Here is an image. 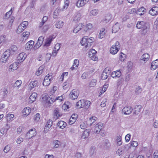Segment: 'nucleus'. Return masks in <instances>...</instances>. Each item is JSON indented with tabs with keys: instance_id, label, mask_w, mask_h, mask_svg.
Returning a JSON list of instances; mask_svg holds the SVG:
<instances>
[{
	"instance_id": "10",
	"label": "nucleus",
	"mask_w": 158,
	"mask_h": 158,
	"mask_svg": "<svg viewBox=\"0 0 158 158\" xmlns=\"http://www.w3.org/2000/svg\"><path fill=\"white\" fill-rule=\"evenodd\" d=\"M55 37V36H54V35H52L49 36L47 38L46 40L44 46L47 47L50 46L52 41L54 39Z\"/></svg>"
},
{
	"instance_id": "31",
	"label": "nucleus",
	"mask_w": 158,
	"mask_h": 158,
	"mask_svg": "<svg viewBox=\"0 0 158 158\" xmlns=\"http://www.w3.org/2000/svg\"><path fill=\"white\" fill-rule=\"evenodd\" d=\"M71 104L68 101L66 102L62 105V108L64 110L67 111L68 109L71 107Z\"/></svg>"
},
{
	"instance_id": "2",
	"label": "nucleus",
	"mask_w": 158,
	"mask_h": 158,
	"mask_svg": "<svg viewBox=\"0 0 158 158\" xmlns=\"http://www.w3.org/2000/svg\"><path fill=\"white\" fill-rule=\"evenodd\" d=\"M120 47L119 43L116 41L110 48V53L113 55L116 54L119 51Z\"/></svg>"
},
{
	"instance_id": "62",
	"label": "nucleus",
	"mask_w": 158,
	"mask_h": 158,
	"mask_svg": "<svg viewBox=\"0 0 158 158\" xmlns=\"http://www.w3.org/2000/svg\"><path fill=\"white\" fill-rule=\"evenodd\" d=\"M95 148L94 147H92L89 150V153L90 155H93L95 153Z\"/></svg>"
},
{
	"instance_id": "51",
	"label": "nucleus",
	"mask_w": 158,
	"mask_h": 158,
	"mask_svg": "<svg viewBox=\"0 0 158 158\" xmlns=\"http://www.w3.org/2000/svg\"><path fill=\"white\" fill-rule=\"evenodd\" d=\"M25 29L20 24L19 26L16 31V33L19 34L23 31Z\"/></svg>"
},
{
	"instance_id": "59",
	"label": "nucleus",
	"mask_w": 158,
	"mask_h": 158,
	"mask_svg": "<svg viewBox=\"0 0 158 158\" xmlns=\"http://www.w3.org/2000/svg\"><path fill=\"white\" fill-rule=\"evenodd\" d=\"M14 20V17H12L10 20L9 23H8V26H7V27L8 29H10L11 27V26L12 25L13 22Z\"/></svg>"
},
{
	"instance_id": "18",
	"label": "nucleus",
	"mask_w": 158,
	"mask_h": 158,
	"mask_svg": "<svg viewBox=\"0 0 158 158\" xmlns=\"http://www.w3.org/2000/svg\"><path fill=\"white\" fill-rule=\"evenodd\" d=\"M142 108V106L140 105L136 106L134 109L133 112V114L137 115L138 114L140 111L141 109Z\"/></svg>"
},
{
	"instance_id": "45",
	"label": "nucleus",
	"mask_w": 158,
	"mask_h": 158,
	"mask_svg": "<svg viewBox=\"0 0 158 158\" xmlns=\"http://www.w3.org/2000/svg\"><path fill=\"white\" fill-rule=\"evenodd\" d=\"M44 67L43 66H40L38 70L36 72L35 74L37 76L40 75L43 72Z\"/></svg>"
},
{
	"instance_id": "37",
	"label": "nucleus",
	"mask_w": 158,
	"mask_h": 158,
	"mask_svg": "<svg viewBox=\"0 0 158 158\" xmlns=\"http://www.w3.org/2000/svg\"><path fill=\"white\" fill-rule=\"evenodd\" d=\"M107 30L104 28H102L101 29L100 33L99 34V38L100 39L103 38L106 34Z\"/></svg>"
},
{
	"instance_id": "48",
	"label": "nucleus",
	"mask_w": 158,
	"mask_h": 158,
	"mask_svg": "<svg viewBox=\"0 0 158 158\" xmlns=\"http://www.w3.org/2000/svg\"><path fill=\"white\" fill-rule=\"evenodd\" d=\"M63 22L61 21H59L56 23V26L57 28H60L63 26Z\"/></svg>"
},
{
	"instance_id": "11",
	"label": "nucleus",
	"mask_w": 158,
	"mask_h": 158,
	"mask_svg": "<svg viewBox=\"0 0 158 158\" xmlns=\"http://www.w3.org/2000/svg\"><path fill=\"white\" fill-rule=\"evenodd\" d=\"M103 128V124L101 123H99L95 125L94 131L95 133L98 134Z\"/></svg>"
},
{
	"instance_id": "17",
	"label": "nucleus",
	"mask_w": 158,
	"mask_h": 158,
	"mask_svg": "<svg viewBox=\"0 0 158 158\" xmlns=\"http://www.w3.org/2000/svg\"><path fill=\"white\" fill-rule=\"evenodd\" d=\"M149 13L152 15L154 16L158 14V7L154 6L149 11Z\"/></svg>"
},
{
	"instance_id": "43",
	"label": "nucleus",
	"mask_w": 158,
	"mask_h": 158,
	"mask_svg": "<svg viewBox=\"0 0 158 158\" xmlns=\"http://www.w3.org/2000/svg\"><path fill=\"white\" fill-rule=\"evenodd\" d=\"M87 43H88L87 36H85L82 38L81 43L82 45H85H85L87 44Z\"/></svg>"
},
{
	"instance_id": "38",
	"label": "nucleus",
	"mask_w": 158,
	"mask_h": 158,
	"mask_svg": "<svg viewBox=\"0 0 158 158\" xmlns=\"http://www.w3.org/2000/svg\"><path fill=\"white\" fill-rule=\"evenodd\" d=\"M44 40V36H40L36 43L37 46L39 48L42 44Z\"/></svg>"
},
{
	"instance_id": "23",
	"label": "nucleus",
	"mask_w": 158,
	"mask_h": 158,
	"mask_svg": "<svg viewBox=\"0 0 158 158\" xmlns=\"http://www.w3.org/2000/svg\"><path fill=\"white\" fill-rule=\"evenodd\" d=\"M122 73L120 70H117L113 72L111 74V77L113 78L119 77L121 75Z\"/></svg>"
},
{
	"instance_id": "52",
	"label": "nucleus",
	"mask_w": 158,
	"mask_h": 158,
	"mask_svg": "<svg viewBox=\"0 0 158 158\" xmlns=\"http://www.w3.org/2000/svg\"><path fill=\"white\" fill-rule=\"evenodd\" d=\"M48 28L49 27L48 25L46 24L44 25V26L40 30H41L42 31L45 32L48 31Z\"/></svg>"
},
{
	"instance_id": "35",
	"label": "nucleus",
	"mask_w": 158,
	"mask_h": 158,
	"mask_svg": "<svg viewBox=\"0 0 158 158\" xmlns=\"http://www.w3.org/2000/svg\"><path fill=\"white\" fill-rule=\"evenodd\" d=\"M146 11L145 9L143 7L139 8L137 11V14L140 16L143 15Z\"/></svg>"
},
{
	"instance_id": "9",
	"label": "nucleus",
	"mask_w": 158,
	"mask_h": 158,
	"mask_svg": "<svg viewBox=\"0 0 158 158\" xmlns=\"http://www.w3.org/2000/svg\"><path fill=\"white\" fill-rule=\"evenodd\" d=\"M149 54L147 53H145L141 57L139 60L141 63H145L149 60Z\"/></svg>"
},
{
	"instance_id": "33",
	"label": "nucleus",
	"mask_w": 158,
	"mask_h": 158,
	"mask_svg": "<svg viewBox=\"0 0 158 158\" xmlns=\"http://www.w3.org/2000/svg\"><path fill=\"white\" fill-rule=\"evenodd\" d=\"M120 23H116L113 27L112 33H116L119 29Z\"/></svg>"
},
{
	"instance_id": "58",
	"label": "nucleus",
	"mask_w": 158,
	"mask_h": 158,
	"mask_svg": "<svg viewBox=\"0 0 158 158\" xmlns=\"http://www.w3.org/2000/svg\"><path fill=\"white\" fill-rule=\"evenodd\" d=\"M30 35V32L28 31H26L23 33V39L26 40L28 38Z\"/></svg>"
},
{
	"instance_id": "3",
	"label": "nucleus",
	"mask_w": 158,
	"mask_h": 158,
	"mask_svg": "<svg viewBox=\"0 0 158 158\" xmlns=\"http://www.w3.org/2000/svg\"><path fill=\"white\" fill-rule=\"evenodd\" d=\"M43 100L46 101V102L48 104L53 103L56 101L55 97L53 95H51L49 96L45 95L43 97Z\"/></svg>"
},
{
	"instance_id": "20",
	"label": "nucleus",
	"mask_w": 158,
	"mask_h": 158,
	"mask_svg": "<svg viewBox=\"0 0 158 158\" xmlns=\"http://www.w3.org/2000/svg\"><path fill=\"white\" fill-rule=\"evenodd\" d=\"M31 109L29 107H25L23 110V115L24 116H27L29 115L31 112Z\"/></svg>"
},
{
	"instance_id": "7",
	"label": "nucleus",
	"mask_w": 158,
	"mask_h": 158,
	"mask_svg": "<svg viewBox=\"0 0 158 158\" xmlns=\"http://www.w3.org/2000/svg\"><path fill=\"white\" fill-rule=\"evenodd\" d=\"M133 110V109L131 106H127L123 109L122 113L125 115H129L131 113Z\"/></svg>"
},
{
	"instance_id": "21",
	"label": "nucleus",
	"mask_w": 158,
	"mask_h": 158,
	"mask_svg": "<svg viewBox=\"0 0 158 158\" xmlns=\"http://www.w3.org/2000/svg\"><path fill=\"white\" fill-rule=\"evenodd\" d=\"M34 43V41H33L31 40L28 41L25 45V49L28 50L31 49L33 47Z\"/></svg>"
},
{
	"instance_id": "29",
	"label": "nucleus",
	"mask_w": 158,
	"mask_h": 158,
	"mask_svg": "<svg viewBox=\"0 0 158 158\" xmlns=\"http://www.w3.org/2000/svg\"><path fill=\"white\" fill-rule=\"evenodd\" d=\"M147 26L145 22L143 21H139L137 24L136 27L138 29H142Z\"/></svg>"
},
{
	"instance_id": "53",
	"label": "nucleus",
	"mask_w": 158,
	"mask_h": 158,
	"mask_svg": "<svg viewBox=\"0 0 158 158\" xmlns=\"http://www.w3.org/2000/svg\"><path fill=\"white\" fill-rule=\"evenodd\" d=\"M98 12V10L97 9H94L91 10L89 12V14L90 15L96 16L97 15Z\"/></svg>"
},
{
	"instance_id": "32",
	"label": "nucleus",
	"mask_w": 158,
	"mask_h": 158,
	"mask_svg": "<svg viewBox=\"0 0 158 158\" xmlns=\"http://www.w3.org/2000/svg\"><path fill=\"white\" fill-rule=\"evenodd\" d=\"M18 63H14L11 64L9 67V70L10 71H13L18 69Z\"/></svg>"
},
{
	"instance_id": "42",
	"label": "nucleus",
	"mask_w": 158,
	"mask_h": 158,
	"mask_svg": "<svg viewBox=\"0 0 158 158\" xmlns=\"http://www.w3.org/2000/svg\"><path fill=\"white\" fill-rule=\"evenodd\" d=\"M14 117V114H8L6 115V117L7 121H12Z\"/></svg>"
},
{
	"instance_id": "61",
	"label": "nucleus",
	"mask_w": 158,
	"mask_h": 158,
	"mask_svg": "<svg viewBox=\"0 0 158 158\" xmlns=\"http://www.w3.org/2000/svg\"><path fill=\"white\" fill-rule=\"evenodd\" d=\"M158 67V63L154 64V62H152L151 64V69L152 70L156 69Z\"/></svg>"
},
{
	"instance_id": "64",
	"label": "nucleus",
	"mask_w": 158,
	"mask_h": 158,
	"mask_svg": "<svg viewBox=\"0 0 158 158\" xmlns=\"http://www.w3.org/2000/svg\"><path fill=\"white\" fill-rule=\"evenodd\" d=\"M40 114L39 113H37L35 115L34 120L35 121L37 122L40 119Z\"/></svg>"
},
{
	"instance_id": "49",
	"label": "nucleus",
	"mask_w": 158,
	"mask_h": 158,
	"mask_svg": "<svg viewBox=\"0 0 158 158\" xmlns=\"http://www.w3.org/2000/svg\"><path fill=\"white\" fill-rule=\"evenodd\" d=\"M90 105V102L89 101L84 100V107L85 109H87L89 107Z\"/></svg>"
},
{
	"instance_id": "26",
	"label": "nucleus",
	"mask_w": 158,
	"mask_h": 158,
	"mask_svg": "<svg viewBox=\"0 0 158 158\" xmlns=\"http://www.w3.org/2000/svg\"><path fill=\"white\" fill-rule=\"evenodd\" d=\"M48 20V17L47 16H44L39 25V27L40 29L44 25L46 24V22Z\"/></svg>"
},
{
	"instance_id": "25",
	"label": "nucleus",
	"mask_w": 158,
	"mask_h": 158,
	"mask_svg": "<svg viewBox=\"0 0 158 158\" xmlns=\"http://www.w3.org/2000/svg\"><path fill=\"white\" fill-rule=\"evenodd\" d=\"M77 118V115L76 114H74L72 115L70 118L69 123L70 125L73 124L76 120Z\"/></svg>"
},
{
	"instance_id": "54",
	"label": "nucleus",
	"mask_w": 158,
	"mask_h": 158,
	"mask_svg": "<svg viewBox=\"0 0 158 158\" xmlns=\"http://www.w3.org/2000/svg\"><path fill=\"white\" fill-rule=\"evenodd\" d=\"M51 82V81L49 80L44 79L43 81V84L44 86H46L49 85Z\"/></svg>"
},
{
	"instance_id": "30",
	"label": "nucleus",
	"mask_w": 158,
	"mask_h": 158,
	"mask_svg": "<svg viewBox=\"0 0 158 158\" xmlns=\"http://www.w3.org/2000/svg\"><path fill=\"white\" fill-rule=\"evenodd\" d=\"M94 40V38L93 37H91L89 38H88L87 36V41L88 43H87V44L85 45V48L88 49L89 47L91 45V44L93 42Z\"/></svg>"
},
{
	"instance_id": "6",
	"label": "nucleus",
	"mask_w": 158,
	"mask_h": 158,
	"mask_svg": "<svg viewBox=\"0 0 158 158\" xmlns=\"http://www.w3.org/2000/svg\"><path fill=\"white\" fill-rule=\"evenodd\" d=\"M83 23V31L82 35H84L85 33L88 31L91 30L93 27V26L91 23H89L86 24L84 23Z\"/></svg>"
},
{
	"instance_id": "22",
	"label": "nucleus",
	"mask_w": 158,
	"mask_h": 158,
	"mask_svg": "<svg viewBox=\"0 0 158 158\" xmlns=\"http://www.w3.org/2000/svg\"><path fill=\"white\" fill-rule=\"evenodd\" d=\"M38 83L37 81L35 80L31 82L29 84L28 87L29 89L31 90L33 88L38 87Z\"/></svg>"
},
{
	"instance_id": "55",
	"label": "nucleus",
	"mask_w": 158,
	"mask_h": 158,
	"mask_svg": "<svg viewBox=\"0 0 158 158\" xmlns=\"http://www.w3.org/2000/svg\"><path fill=\"white\" fill-rule=\"evenodd\" d=\"M7 40L6 36L3 35L0 37V44L2 42L6 41Z\"/></svg>"
},
{
	"instance_id": "63",
	"label": "nucleus",
	"mask_w": 158,
	"mask_h": 158,
	"mask_svg": "<svg viewBox=\"0 0 158 158\" xmlns=\"http://www.w3.org/2000/svg\"><path fill=\"white\" fill-rule=\"evenodd\" d=\"M124 152V151L122 148H119L116 152L117 154L120 156Z\"/></svg>"
},
{
	"instance_id": "56",
	"label": "nucleus",
	"mask_w": 158,
	"mask_h": 158,
	"mask_svg": "<svg viewBox=\"0 0 158 158\" xmlns=\"http://www.w3.org/2000/svg\"><path fill=\"white\" fill-rule=\"evenodd\" d=\"M53 144H54V148H57L60 145V142L59 140H55L54 141Z\"/></svg>"
},
{
	"instance_id": "46",
	"label": "nucleus",
	"mask_w": 158,
	"mask_h": 158,
	"mask_svg": "<svg viewBox=\"0 0 158 158\" xmlns=\"http://www.w3.org/2000/svg\"><path fill=\"white\" fill-rule=\"evenodd\" d=\"M107 69H106L101 75V78L102 80H105L108 77L107 73L106 72Z\"/></svg>"
},
{
	"instance_id": "36",
	"label": "nucleus",
	"mask_w": 158,
	"mask_h": 158,
	"mask_svg": "<svg viewBox=\"0 0 158 158\" xmlns=\"http://www.w3.org/2000/svg\"><path fill=\"white\" fill-rule=\"evenodd\" d=\"M60 47L59 45L58 44H56L55 45L52 52V56H55L56 55L57 53L60 48Z\"/></svg>"
},
{
	"instance_id": "14",
	"label": "nucleus",
	"mask_w": 158,
	"mask_h": 158,
	"mask_svg": "<svg viewBox=\"0 0 158 158\" xmlns=\"http://www.w3.org/2000/svg\"><path fill=\"white\" fill-rule=\"evenodd\" d=\"M83 23H80L73 29V32L77 33L79 31L81 30L82 32L83 31Z\"/></svg>"
},
{
	"instance_id": "40",
	"label": "nucleus",
	"mask_w": 158,
	"mask_h": 158,
	"mask_svg": "<svg viewBox=\"0 0 158 158\" xmlns=\"http://www.w3.org/2000/svg\"><path fill=\"white\" fill-rule=\"evenodd\" d=\"M84 100H81L78 101L76 104V106L78 108H81L84 107Z\"/></svg>"
},
{
	"instance_id": "8",
	"label": "nucleus",
	"mask_w": 158,
	"mask_h": 158,
	"mask_svg": "<svg viewBox=\"0 0 158 158\" xmlns=\"http://www.w3.org/2000/svg\"><path fill=\"white\" fill-rule=\"evenodd\" d=\"M36 134L35 129H31L29 130L26 134V136L28 139H30L35 136Z\"/></svg>"
},
{
	"instance_id": "5",
	"label": "nucleus",
	"mask_w": 158,
	"mask_h": 158,
	"mask_svg": "<svg viewBox=\"0 0 158 158\" xmlns=\"http://www.w3.org/2000/svg\"><path fill=\"white\" fill-rule=\"evenodd\" d=\"M79 94V91L76 89H73L69 95V98L72 100H75L78 98Z\"/></svg>"
},
{
	"instance_id": "34",
	"label": "nucleus",
	"mask_w": 158,
	"mask_h": 158,
	"mask_svg": "<svg viewBox=\"0 0 158 158\" xmlns=\"http://www.w3.org/2000/svg\"><path fill=\"white\" fill-rule=\"evenodd\" d=\"M57 125L60 128L63 129L66 126L67 124L64 121H60L57 123Z\"/></svg>"
},
{
	"instance_id": "44",
	"label": "nucleus",
	"mask_w": 158,
	"mask_h": 158,
	"mask_svg": "<svg viewBox=\"0 0 158 158\" xmlns=\"http://www.w3.org/2000/svg\"><path fill=\"white\" fill-rule=\"evenodd\" d=\"M116 141L117 145L118 146H120L122 144V138L119 135L117 136L116 137Z\"/></svg>"
},
{
	"instance_id": "1",
	"label": "nucleus",
	"mask_w": 158,
	"mask_h": 158,
	"mask_svg": "<svg viewBox=\"0 0 158 158\" xmlns=\"http://www.w3.org/2000/svg\"><path fill=\"white\" fill-rule=\"evenodd\" d=\"M19 52L17 47L15 45L11 46L10 49H7L1 56V61L2 62H6L10 55L18 53Z\"/></svg>"
},
{
	"instance_id": "28",
	"label": "nucleus",
	"mask_w": 158,
	"mask_h": 158,
	"mask_svg": "<svg viewBox=\"0 0 158 158\" xmlns=\"http://www.w3.org/2000/svg\"><path fill=\"white\" fill-rule=\"evenodd\" d=\"M90 129H87L85 130L83 132L81 136V138L82 139H85L87 138L90 134Z\"/></svg>"
},
{
	"instance_id": "12",
	"label": "nucleus",
	"mask_w": 158,
	"mask_h": 158,
	"mask_svg": "<svg viewBox=\"0 0 158 158\" xmlns=\"http://www.w3.org/2000/svg\"><path fill=\"white\" fill-rule=\"evenodd\" d=\"M53 122L51 120H49L47 121L45 126L44 131L45 133L47 132L49 130L50 128L52 125Z\"/></svg>"
},
{
	"instance_id": "24",
	"label": "nucleus",
	"mask_w": 158,
	"mask_h": 158,
	"mask_svg": "<svg viewBox=\"0 0 158 158\" xmlns=\"http://www.w3.org/2000/svg\"><path fill=\"white\" fill-rule=\"evenodd\" d=\"M37 94L36 93H33L29 97V103H31L35 101L37 97Z\"/></svg>"
},
{
	"instance_id": "15",
	"label": "nucleus",
	"mask_w": 158,
	"mask_h": 158,
	"mask_svg": "<svg viewBox=\"0 0 158 158\" xmlns=\"http://www.w3.org/2000/svg\"><path fill=\"white\" fill-rule=\"evenodd\" d=\"M89 0H78L77 2L76 5L78 7L82 6L87 3Z\"/></svg>"
},
{
	"instance_id": "27",
	"label": "nucleus",
	"mask_w": 158,
	"mask_h": 158,
	"mask_svg": "<svg viewBox=\"0 0 158 158\" xmlns=\"http://www.w3.org/2000/svg\"><path fill=\"white\" fill-rule=\"evenodd\" d=\"M26 54L24 52H22L19 54L17 57V59L19 61L22 62L26 59Z\"/></svg>"
},
{
	"instance_id": "13",
	"label": "nucleus",
	"mask_w": 158,
	"mask_h": 158,
	"mask_svg": "<svg viewBox=\"0 0 158 158\" xmlns=\"http://www.w3.org/2000/svg\"><path fill=\"white\" fill-rule=\"evenodd\" d=\"M81 13L78 12L74 15L73 18V21L75 23L79 22L81 18Z\"/></svg>"
},
{
	"instance_id": "19",
	"label": "nucleus",
	"mask_w": 158,
	"mask_h": 158,
	"mask_svg": "<svg viewBox=\"0 0 158 158\" xmlns=\"http://www.w3.org/2000/svg\"><path fill=\"white\" fill-rule=\"evenodd\" d=\"M54 118L55 120L58 119L59 117L61 116L60 113L59 109L58 108H56L54 111Z\"/></svg>"
},
{
	"instance_id": "16",
	"label": "nucleus",
	"mask_w": 158,
	"mask_h": 158,
	"mask_svg": "<svg viewBox=\"0 0 158 158\" xmlns=\"http://www.w3.org/2000/svg\"><path fill=\"white\" fill-rule=\"evenodd\" d=\"M97 119V118L94 116L91 117L87 122V125L89 126H91Z\"/></svg>"
},
{
	"instance_id": "50",
	"label": "nucleus",
	"mask_w": 158,
	"mask_h": 158,
	"mask_svg": "<svg viewBox=\"0 0 158 158\" xmlns=\"http://www.w3.org/2000/svg\"><path fill=\"white\" fill-rule=\"evenodd\" d=\"M60 11V10L59 8H57L55 10L53 14V17L54 18H56V17L58 15Z\"/></svg>"
},
{
	"instance_id": "47",
	"label": "nucleus",
	"mask_w": 158,
	"mask_h": 158,
	"mask_svg": "<svg viewBox=\"0 0 158 158\" xmlns=\"http://www.w3.org/2000/svg\"><path fill=\"white\" fill-rule=\"evenodd\" d=\"M97 81L96 79H92L89 82V87H91L95 86L96 85Z\"/></svg>"
},
{
	"instance_id": "4",
	"label": "nucleus",
	"mask_w": 158,
	"mask_h": 158,
	"mask_svg": "<svg viewBox=\"0 0 158 158\" xmlns=\"http://www.w3.org/2000/svg\"><path fill=\"white\" fill-rule=\"evenodd\" d=\"M96 51L93 49H91L89 52V57L93 60L96 61L98 60V58L96 55Z\"/></svg>"
},
{
	"instance_id": "41",
	"label": "nucleus",
	"mask_w": 158,
	"mask_h": 158,
	"mask_svg": "<svg viewBox=\"0 0 158 158\" xmlns=\"http://www.w3.org/2000/svg\"><path fill=\"white\" fill-rule=\"evenodd\" d=\"M111 18V15L110 14H108L103 19V21L105 23H107L110 20Z\"/></svg>"
},
{
	"instance_id": "57",
	"label": "nucleus",
	"mask_w": 158,
	"mask_h": 158,
	"mask_svg": "<svg viewBox=\"0 0 158 158\" xmlns=\"http://www.w3.org/2000/svg\"><path fill=\"white\" fill-rule=\"evenodd\" d=\"M64 98V94L61 95L60 96H58L55 97L56 101L58 100L59 102H61L63 100Z\"/></svg>"
},
{
	"instance_id": "39",
	"label": "nucleus",
	"mask_w": 158,
	"mask_h": 158,
	"mask_svg": "<svg viewBox=\"0 0 158 158\" xmlns=\"http://www.w3.org/2000/svg\"><path fill=\"white\" fill-rule=\"evenodd\" d=\"M22 83V82L21 80H18L14 83L13 85V87L14 88H16V89L18 88L21 85Z\"/></svg>"
},
{
	"instance_id": "60",
	"label": "nucleus",
	"mask_w": 158,
	"mask_h": 158,
	"mask_svg": "<svg viewBox=\"0 0 158 158\" xmlns=\"http://www.w3.org/2000/svg\"><path fill=\"white\" fill-rule=\"evenodd\" d=\"M126 59V55L123 53H121L119 56V60L121 61H124Z\"/></svg>"
}]
</instances>
